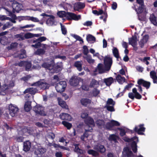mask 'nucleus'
I'll use <instances>...</instances> for the list:
<instances>
[{"label":"nucleus","mask_w":157,"mask_h":157,"mask_svg":"<svg viewBox=\"0 0 157 157\" xmlns=\"http://www.w3.org/2000/svg\"><path fill=\"white\" fill-rule=\"evenodd\" d=\"M31 86H36L39 88L40 90H43L49 89L50 86L49 84L45 82L43 79H40L38 81L33 83Z\"/></svg>","instance_id":"1"},{"label":"nucleus","mask_w":157,"mask_h":157,"mask_svg":"<svg viewBox=\"0 0 157 157\" xmlns=\"http://www.w3.org/2000/svg\"><path fill=\"white\" fill-rule=\"evenodd\" d=\"M144 124H141L138 126H136L133 130H131L130 132L131 133H134V132H137V134L140 135H144V132L145 130V128L144 127Z\"/></svg>","instance_id":"2"},{"label":"nucleus","mask_w":157,"mask_h":157,"mask_svg":"<svg viewBox=\"0 0 157 157\" xmlns=\"http://www.w3.org/2000/svg\"><path fill=\"white\" fill-rule=\"evenodd\" d=\"M66 86V82L65 81H61L56 84L55 88L57 92L61 93L65 91Z\"/></svg>","instance_id":"3"},{"label":"nucleus","mask_w":157,"mask_h":157,"mask_svg":"<svg viewBox=\"0 0 157 157\" xmlns=\"http://www.w3.org/2000/svg\"><path fill=\"white\" fill-rule=\"evenodd\" d=\"M113 63L112 59L110 57H105L104 59L105 70L108 71L111 69Z\"/></svg>","instance_id":"4"},{"label":"nucleus","mask_w":157,"mask_h":157,"mask_svg":"<svg viewBox=\"0 0 157 157\" xmlns=\"http://www.w3.org/2000/svg\"><path fill=\"white\" fill-rule=\"evenodd\" d=\"M18 108L16 105L10 104L9 106V111L10 114L12 117H14L19 111Z\"/></svg>","instance_id":"5"},{"label":"nucleus","mask_w":157,"mask_h":157,"mask_svg":"<svg viewBox=\"0 0 157 157\" xmlns=\"http://www.w3.org/2000/svg\"><path fill=\"white\" fill-rule=\"evenodd\" d=\"M136 2L139 5L137 9H135L137 14L142 13L144 10L145 6L144 0H136Z\"/></svg>","instance_id":"6"},{"label":"nucleus","mask_w":157,"mask_h":157,"mask_svg":"<svg viewBox=\"0 0 157 157\" xmlns=\"http://www.w3.org/2000/svg\"><path fill=\"white\" fill-rule=\"evenodd\" d=\"M62 70V67L61 64L59 63H57L55 64L52 67L50 71L51 73H57Z\"/></svg>","instance_id":"7"},{"label":"nucleus","mask_w":157,"mask_h":157,"mask_svg":"<svg viewBox=\"0 0 157 157\" xmlns=\"http://www.w3.org/2000/svg\"><path fill=\"white\" fill-rule=\"evenodd\" d=\"M84 122L85 124L89 127L92 128L95 126V123L94 119L90 117H89L86 119H85Z\"/></svg>","instance_id":"8"},{"label":"nucleus","mask_w":157,"mask_h":157,"mask_svg":"<svg viewBox=\"0 0 157 157\" xmlns=\"http://www.w3.org/2000/svg\"><path fill=\"white\" fill-rule=\"evenodd\" d=\"M73 145L75 147L74 149V151L78 154L82 155L85 153V151L84 150L80 148L79 147L80 144H76L74 143L73 144Z\"/></svg>","instance_id":"9"},{"label":"nucleus","mask_w":157,"mask_h":157,"mask_svg":"<svg viewBox=\"0 0 157 157\" xmlns=\"http://www.w3.org/2000/svg\"><path fill=\"white\" fill-rule=\"evenodd\" d=\"M137 84L139 85H142L147 89H148L151 85L150 82L146 81L142 79H139L138 80Z\"/></svg>","instance_id":"10"},{"label":"nucleus","mask_w":157,"mask_h":157,"mask_svg":"<svg viewBox=\"0 0 157 157\" xmlns=\"http://www.w3.org/2000/svg\"><path fill=\"white\" fill-rule=\"evenodd\" d=\"M34 111L36 113L42 116H45L46 114L43 110V108L40 106H36L33 108Z\"/></svg>","instance_id":"11"},{"label":"nucleus","mask_w":157,"mask_h":157,"mask_svg":"<svg viewBox=\"0 0 157 157\" xmlns=\"http://www.w3.org/2000/svg\"><path fill=\"white\" fill-rule=\"evenodd\" d=\"M70 84L73 86H77L79 82V80L76 76H73L70 79Z\"/></svg>","instance_id":"12"},{"label":"nucleus","mask_w":157,"mask_h":157,"mask_svg":"<svg viewBox=\"0 0 157 157\" xmlns=\"http://www.w3.org/2000/svg\"><path fill=\"white\" fill-rule=\"evenodd\" d=\"M46 149L45 148L38 147L37 148H35L34 154L37 156L39 155H41L46 152Z\"/></svg>","instance_id":"13"},{"label":"nucleus","mask_w":157,"mask_h":157,"mask_svg":"<svg viewBox=\"0 0 157 157\" xmlns=\"http://www.w3.org/2000/svg\"><path fill=\"white\" fill-rule=\"evenodd\" d=\"M12 7L13 9L15 10L18 13L22 9V5L16 1L13 2Z\"/></svg>","instance_id":"14"},{"label":"nucleus","mask_w":157,"mask_h":157,"mask_svg":"<svg viewBox=\"0 0 157 157\" xmlns=\"http://www.w3.org/2000/svg\"><path fill=\"white\" fill-rule=\"evenodd\" d=\"M137 37L136 35H134L132 37L128 38V43L133 47L136 46L137 44Z\"/></svg>","instance_id":"15"},{"label":"nucleus","mask_w":157,"mask_h":157,"mask_svg":"<svg viewBox=\"0 0 157 157\" xmlns=\"http://www.w3.org/2000/svg\"><path fill=\"white\" fill-rule=\"evenodd\" d=\"M85 6V4L80 2L75 3L74 5V9L75 10L78 11L80 9H83Z\"/></svg>","instance_id":"16"},{"label":"nucleus","mask_w":157,"mask_h":157,"mask_svg":"<svg viewBox=\"0 0 157 157\" xmlns=\"http://www.w3.org/2000/svg\"><path fill=\"white\" fill-rule=\"evenodd\" d=\"M94 148L96 151L101 154L104 153L106 151L104 146L100 144H98L95 146Z\"/></svg>","instance_id":"17"},{"label":"nucleus","mask_w":157,"mask_h":157,"mask_svg":"<svg viewBox=\"0 0 157 157\" xmlns=\"http://www.w3.org/2000/svg\"><path fill=\"white\" fill-rule=\"evenodd\" d=\"M31 143L29 140L26 141L24 142L23 150L27 152L30 150L31 147Z\"/></svg>","instance_id":"18"},{"label":"nucleus","mask_w":157,"mask_h":157,"mask_svg":"<svg viewBox=\"0 0 157 157\" xmlns=\"http://www.w3.org/2000/svg\"><path fill=\"white\" fill-rule=\"evenodd\" d=\"M38 91V90L36 88L33 87L28 88L24 92V93L25 94L28 93L31 94H34Z\"/></svg>","instance_id":"19"},{"label":"nucleus","mask_w":157,"mask_h":157,"mask_svg":"<svg viewBox=\"0 0 157 157\" xmlns=\"http://www.w3.org/2000/svg\"><path fill=\"white\" fill-rule=\"evenodd\" d=\"M128 96L132 100H134V98L138 99H140L142 98V96L138 92L134 94L132 92H130L128 94Z\"/></svg>","instance_id":"20"},{"label":"nucleus","mask_w":157,"mask_h":157,"mask_svg":"<svg viewBox=\"0 0 157 157\" xmlns=\"http://www.w3.org/2000/svg\"><path fill=\"white\" fill-rule=\"evenodd\" d=\"M148 38L149 36L147 35H145L143 36V38L139 42V44L141 48L144 47V44L147 42Z\"/></svg>","instance_id":"21"},{"label":"nucleus","mask_w":157,"mask_h":157,"mask_svg":"<svg viewBox=\"0 0 157 157\" xmlns=\"http://www.w3.org/2000/svg\"><path fill=\"white\" fill-rule=\"evenodd\" d=\"M55 17L53 15H51L48 17L46 21V23L49 26L52 25L55 21Z\"/></svg>","instance_id":"22"},{"label":"nucleus","mask_w":157,"mask_h":157,"mask_svg":"<svg viewBox=\"0 0 157 157\" xmlns=\"http://www.w3.org/2000/svg\"><path fill=\"white\" fill-rule=\"evenodd\" d=\"M99 86V82L95 79L92 78L90 83L89 87L90 88H97Z\"/></svg>","instance_id":"23"},{"label":"nucleus","mask_w":157,"mask_h":157,"mask_svg":"<svg viewBox=\"0 0 157 157\" xmlns=\"http://www.w3.org/2000/svg\"><path fill=\"white\" fill-rule=\"evenodd\" d=\"M60 119L63 120L70 121L71 119V116L67 113H62L59 115Z\"/></svg>","instance_id":"24"},{"label":"nucleus","mask_w":157,"mask_h":157,"mask_svg":"<svg viewBox=\"0 0 157 157\" xmlns=\"http://www.w3.org/2000/svg\"><path fill=\"white\" fill-rule=\"evenodd\" d=\"M82 61H76L75 62L74 66L76 67L77 69L79 71H81L82 70Z\"/></svg>","instance_id":"25"},{"label":"nucleus","mask_w":157,"mask_h":157,"mask_svg":"<svg viewBox=\"0 0 157 157\" xmlns=\"http://www.w3.org/2000/svg\"><path fill=\"white\" fill-rule=\"evenodd\" d=\"M149 20L154 25L157 26V17L155 16L154 14L152 13L150 15Z\"/></svg>","instance_id":"26"},{"label":"nucleus","mask_w":157,"mask_h":157,"mask_svg":"<svg viewBox=\"0 0 157 157\" xmlns=\"http://www.w3.org/2000/svg\"><path fill=\"white\" fill-rule=\"evenodd\" d=\"M31 102L29 101H27L25 102L24 106V109L26 112H28L31 109Z\"/></svg>","instance_id":"27"},{"label":"nucleus","mask_w":157,"mask_h":157,"mask_svg":"<svg viewBox=\"0 0 157 157\" xmlns=\"http://www.w3.org/2000/svg\"><path fill=\"white\" fill-rule=\"evenodd\" d=\"M80 101L82 105L85 106H86L88 104L91 103V101L88 98H83L80 100Z\"/></svg>","instance_id":"28"},{"label":"nucleus","mask_w":157,"mask_h":157,"mask_svg":"<svg viewBox=\"0 0 157 157\" xmlns=\"http://www.w3.org/2000/svg\"><path fill=\"white\" fill-rule=\"evenodd\" d=\"M59 105L62 108L65 109H67L68 106L67 105L66 102L63 101L61 98H58Z\"/></svg>","instance_id":"29"},{"label":"nucleus","mask_w":157,"mask_h":157,"mask_svg":"<svg viewBox=\"0 0 157 157\" xmlns=\"http://www.w3.org/2000/svg\"><path fill=\"white\" fill-rule=\"evenodd\" d=\"M114 80L113 78L112 77H110L104 79V82L106 85L108 86H109L113 82Z\"/></svg>","instance_id":"30"},{"label":"nucleus","mask_w":157,"mask_h":157,"mask_svg":"<svg viewBox=\"0 0 157 157\" xmlns=\"http://www.w3.org/2000/svg\"><path fill=\"white\" fill-rule=\"evenodd\" d=\"M150 75L153 80V82L154 83H157V76L155 71H151L150 72Z\"/></svg>","instance_id":"31"},{"label":"nucleus","mask_w":157,"mask_h":157,"mask_svg":"<svg viewBox=\"0 0 157 157\" xmlns=\"http://www.w3.org/2000/svg\"><path fill=\"white\" fill-rule=\"evenodd\" d=\"M124 151L126 153V155L127 157H131L134 156L132 151L128 147L124 148Z\"/></svg>","instance_id":"32"},{"label":"nucleus","mask_w":157,"mask_h":157,"mask_svg":"<svg viewBox=\"0 0 157 157\" xmlns=\"http://www.w3.org/2000/svg\"><path fill=\"white\" fill-rule=\"evenodd\" d=\"M113 53L114 56L116 57L117 60L120 58H121V57L119 56V52L118 49L117 48L114 47L113 50Z\"/></svg>","instance_id":"33"},{"label":"nucleus","mask_w":157,"mask_h":157,"mask_svg":"<svg viewBox=\"0 0 157 157\" xmlns=\"http://www.w3.org/2000/svg\"><path fill=\"white\" fill-rule=\"evenodd\" d=\"M96 123L99 128H101L102 127L105 125V122L102 120H98L96 121Z\"/></svg>","instance_id":"34"},{"label":"nucleus","mask_w":157,"mask_h":157,"mask_svg":"<svg viewBox=\"0 0 157 157\" xmlns=\"http://www.w3.org/2000/svg\"><path fill=\"white\" fill-rule=\"evenodd\" d=\"M117 81L119 83L121 84H122L125 82V78L123 77H122L120 75H118L116 77Z\"/></svg>","instance_id":"35"},{"label":"nucleus","mask_w":157,"mask_h":157,"mask_svg":"<svg viewBox=\"0 0 157 157\" xmlns=\"http://www.w3.org/2000/svg\"><path fill=\"white\" fill-rule=\"evenodd\" d=\"M131 146L133 152L135 153H136L137 150V142L135 141H132L131 144Z\"/></svg>","instance_id":"36"},{"label":"nucleus","mask_w":157,"mask_h":157,"mask_svg":"<svg viewBox=\"0 0 157 157\" xmlns=\"http://www.w3.org/2000/svg\"><path fill=\"white\" fill-rule=\"evenodd\" d=\"M88 153L89 155H91L94 157H97L99 156L98 153L92 149H90L88 151Z\"/></svg>","instance_id":"37"},{"label":"nucleus","mask_w":157,"mask_h":157,"mask_svg":"<svg viewBox=\"0 0 157 157\" xmlns=\"http://www.w3.org/2000/svg\"><path fill=\"white\" fill-rule=\"evenodd\" d=\"M42 34L41 33L36 34H33L31 33H29L26 34L25 35V36L26 38H29L32 37H38L41 36Z\"/></svg>","instance_id":"38"},{"label":"nucleus","mask_w":157,"mask_h":157,"mask_svg":"<svg viewBox=\"0 0 157 157\" xmlns=\"http://www.w3.org/2000/svg\"><path fill=\"white\" fill-rule=\"evenodd\" d=\"M141 13L137 14H138V20L141 21H145L146 19V16L144 14H140Z\"/></svg>","instance_id":"39"},{"label":"nucleus","mask_w":157,"mask_h":157,"mask_svg":"<svg viewBox=\"0 0 157 157\" xmlns=\"http://www.w3.org/2000/svg\"><path fill=\"white\" fill-rule=\"evenodd\" d=\"M45 53V51L43 49L38 48L35 52V54L36 55H44Z\"/></svg>","instance_id":"40"},{"label":"nucleus","mask_w":157,"mask_h":157,"mask_svg":"<svg viewBox=\"0 0 157 157\" xmlns=\"http://www.w3.org/2000/svg\"><path fill=\"white\" fill-rule=\"evenodd\" d=\"M28 16H20L17 17L16 15H15V19L17 20L19 22H20L21 21L24 20H28Z\"/></svg>","instance_id":"41"},{"label":"nucleus","mask_w":157,"mask_h":157,"mask_svg":"<svg viewBox=\"0 0 157 157\" xmlns=\"http://www.w3.org/2000/svg\"><path fill=\"white\" fill-rule=\"evenodd\" d=\"M86 39L87 41H95V37L91 34L88 35L86 37Z\"/></svg>","instance_id":"42"},{"label":"nucleus","mask_w":157,"mask_h":157,"mask_svg":"<svg viewBox=\"0 0 157 157\" xmlns=\"http://www.w3.org/2000/svg\"><path fill=\"white\" fill-rule=\"evenodd\" d=\"M62 124L66 127L67 129H70L72 127V125L71 123L65 121H63Z\"/></svg>","instance_id":"43"},{"label":"nucleus","mask_w":157,"mask_h":157,"mask_svg":"<svg viewBox=\"0 0 157 157\" xmlns=\"http://www.w3.org/2000/svg\"><path fill=\"white\" fill-rule=\"evenodd\" d=\"M118 138V136L113 134L111 135L109 137L110 140L114 141L115 143L118 142L117 140V138Z\"/></svg>","instance_id":"44"},{"label":"nucleus","mask_w":157,"mask_h":157,"mask_svg":"<svg viewBox=\"0 0 157 157\" xmlns=\"http://www.w3.org/2000/svg\"><path fill=\"white\" fill-rule=\"evenodd\" d=\"M73 13L67 12L66 18L68 20L70 21L73 20Z\"/></svg>","instance_id":"45"},{"label":"nucleus","mask_w":157,"mask_h":157,"mask_svg":"<svg viewBox=\"0 0 157 157\" xmlns=\"http://www.w3.org/2000/svg\"><path fill=\"white\" fill-rule=\"evenodd\" d=\"M100 91L97 88H94L92 91V94L93 96L96 97L100 93Z\"/></svg>","instance_id":"46"},{"label":"nucleus","mask_w":157,"mask_h":157,"mask_svg":"<svg viewBox=\"0 0 157 157\" xmlns=\"http://www.w3.org/2000/svg\"><path fill=\"white\" fill-rule=\"evenodd\" d=\"M24 66L25 67V70L26 71H28L31 67V63L29 62L25 61Z\"/></svg>","instance_id":"47"},{"label":"nucleus","mask_w":157,"mask_h":157,"mask_svg":"<svg viewBox=\"0 0 157 157\" xmlns=\"http://www.w3.org/2000/svg\"><path fill=\"white\" fill-rule=\"evenodd\" d=\"M85 59L89 63H93L94 62V60L92 59L91 56H86L85 57Z\"/></svg>","instance_id":"48"},{"label":"nucleus","mask_w":157,"mask_h":157,"mask_svg":"<svg viewBox=\"0 0 157 157\" xmlns=\"http://www.w3.org/2000/svg\"><path fill=\"white\" fill-rule=\"evenodd\" d=\"M98 70L100 74H102L105 72L104 70L103 67V65L101 63H99L98 66Z\"/></svg>","instance_id":"49"},{"label":"nucleus","mask_w":157,"mask_h":157,"mask_svg":"<svg viewBox=\"0 0 157 157\" xmlns=\"http://www.w3.org/2000/svg\"><path fill=\"white\" fill-rule=\"evenodd\" d=\"M117 129L120 131V135L121 136H123L125 135L127 131H125L124 129L118 128Z\"/></svg>","instance_id":"50"},{"label":"nucleus","mask_w":157,"mask_h":157,"mask_svg":"<svg viewBox=\"0 0 157 157\" xmlns=\"http://www.w3.org/2000/svg\"><path fill=\"white\" fill-rule=\"evenodd\" d=\"M47 39V38L44 37V36H41L38 39H36V40H33L32 41V43H34L35 42H36L37 41H38L39 42H40V43L41 42L45 41Z\"/></svg>","instance_id":"51"},{"label":"nucleus","mask_w":157,"mask_h":157,"mask_svg":"<svg viewBox=\"0 0 157 157\" xmlns=\"http://www.w3.org/2000/svg\"><path fill=\"white\" fill-rule=\"evenodd\" d=\"M115 104V102L111 98H108L106 102V105H111L114 106Z\"/></svg>","instance_id":"52"},{"label":"nucleus","mask_w":157,"mask_h":157,"mask_svg":"<svg viewBox=\"0 0 157 157\" xmlns=\"http://www.w3.org/2000/svg\"><path fill=\"white\" fill-rule=\"evenodd\" d=\"M92 12L94 14L97 16H98L103 14L104 13L103 10L102 9H100L99 11H98L96 10H93L92 11Z\"/></svg>","instance_id":"53"},{"label":"nucleus","mask_w":157,"mask_h":157,"mask_svg":"<svg viewBox=\"0 0 157 157\" xmlns=\"http://www.w3.org/2000/svg\"><path fill=\"white\" fill-rule=\"evenodd\" d=\"M67 12L65 11H59L57 12V15L60 17H66Z\"/></svg>","instance_id":"54"},{"label":"nucleus","mask_w":157,"mask_h":157,"mask_svg":"<svg viewBox=\"0 0 157 157\" xmlns=\"http://www.w3.org/2000/svg\"><path fill=\"white\" fill-rule=\"evenodd\" d=\"M60 25L62 33L64 35L66 34L67 31L65 26L64 25H63L62 24H60Z\"/></svg>","instance_id":"55"},{"label":"nucleus","mask_w":157,"mask_h":157,"mask_svg":"<svg viewBox=\"0 0 157 157\" xmlns=\"http://www.w3.org/2000/svg\"><path fill=\"white\" fill-rule=\"evenodd\" d=\"M28 20H31L34 22H39L40 20L37 18L28 16Z\"/></svg>","instance_id":"56"},{"label":"nucleus","mask_w":157,"mask_h":157,"mask_svg":"<svg viewBox=\"0 0 157 157\" xmlns=\"http://www.w3.org/2000/svg\"><path fill=\"white\" fill-rule=\"evenodd\" d=\"M106 129L109 130H112L113 126L112 125L111 121L110 122H108L106 123L105 125Z\"/></svg>","instance_id":"57"},{"label":"nucleus","mask_w":157,"mask_h":157,"mask_svg":"<svg viewBox=\"0 0 157 157\" xmlns=\"http://www.w3.org/2000/svg\"><path fill=\"white\" fill-rule=\"evenodd\" d=\"M111 122L113 127L115 126H118L120 125V123L117 121L112 120H111Z\"/></svg>","instance_id":"58"},{"label":"nucleus","mask_w":157,"mask_h":157,"mask_svg":"<svg viewBox=\"0 0 157 157\" xmlns=\"http://www.w3.org/2000/svg\"><path fill=\"white\" fill-rule=\"evenodd\" d=\"M83 54L85 55H88L87 54L89 53V50L87 46L86 45L83 46Z\"/></svg>","instance_id":"59"},{"label":"nucleus","mask_w":157,"mask_h":157,"mask_svg":"<svg viewBox=\"0 0 157 157\" xmlns=\"http://www.w3.org/2000/svg\"><path fill=\"white\" fill-rule=\"evenodd\" d=\"M73 36L77 40L82 42V43H83L84 41L83 39L81 37L79 36L76 34H74Z\"/></svg>","instance_id":"60"},{"label":"nucleus","mask_w":157,"mask_h":157,"mask_svg":"<svg viewBox=\"0 0 157 157\" xmlns=\"http://www.w3.org/2000/svg\"><path fill=\"white\" fill-rule=\"evenodd\" d=\"M81 19V16L80 15H76L74 13L73 20L75 21H78Z\"/></svg>","instance_id":"61"},{"label":"nucleus","mask_w":157,"mask_h":157,"mask_svg":"<svg viewBox=\"0 0 157 157\" xmlns=\"http://www.w3.org/2000/svg\"><path fill=\"white\" fill-rule=\"evenodd\" d=\"M36 42V43L34 44H32V46L36 48L40 47L41 45V43H40V42H39L38 41Z\"/></svg>","instance_id":"62"},{"label":"nucleus","mask_w":157,"mask_h":157,"mask_svg":"<svg viewBox=\"0 0 157 157\" xmlns=\"http://www.w3.org/2000/svg\"><path fill=\"white\" fill-rule=\"evenodd\" d=\"M81 87L82 90L86 91H88L90 90V87H89V86H88L86 84L82 85Z\"/></svg>","instance_id":"63"},{"label":"nucleus","mask_w":157,"mask_h":157,"mask_svg":"<svg viewBox=\"0 0 157 157\" xmlns=\"http://www.w3.org/2000/svg\"><path fill=\"white\" fill-rule=\"evenodd\" d=\"M88 117V114L87 113H82L81 114V117L82 119H86Z\"/></svg>","instance_id":"64"}]
</instances>
